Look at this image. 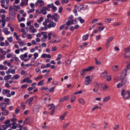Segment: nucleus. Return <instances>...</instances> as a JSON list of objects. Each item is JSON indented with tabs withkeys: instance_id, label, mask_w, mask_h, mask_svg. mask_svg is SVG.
<instances>
[{
	"instance_id": "obj_22",
	"label": "nucleus",
	"mask_w": 130,
	"mask_h": 130,
	"mask_svg": "<svg viewBox=\"0 0 130 130\" xmlns=\"http://www.w3.org/2000/svg\"><path fill=\"white\" fill-rule=\"evenodd\" d=\"M78 101L79 102L83 105H84L85 104V102L84 100L82 99H79Z\"/></svg>"
},
{
	"instance_id": "obj_47",
	"label": "nucleus",
	"mask_w": 130,
	"mask_h": 130,
	"mask_svg": "<svg viewBox=\"0 0 130 130\" xmlns=\"http://www.w3.org/2000/svg\"><path fill=\"white\" fill-rule=\"evenodd\" d=\"M27 87V84H24L22 85L21 86V87L22 89H24Z\"/></svg>"
},
{
	"instance_id": "obj_6",
	"label": "nucleus",
	"mask_w": 130,
	"mask_h": 130,
	"mask_svg": "<svg viewBox=\"0 0 130 130\" xmlns=\"http://www.w3.org/2000/svg\"><path fill=\"white\" fill-rule=\"evenodd\" d=\"M56 23L52 21H50L49 23L47 25V27L48 28H51V27H55Z\"/></svg>"
},
{
	"instance_id": "obj_58",
	"label": "nucleus",
	"mask_w": 130,
	"mask_h": 130,
	"mask_svg": "<svg viewBox=\"0 0 130 130\" xmlns=\"http://www.w3.org/2000/svg\"><path fill=\"white\" fill-rule=\"evenodd\" d=\"M12 55V53L7 54L6 55V56L7 58H9L11 57V55Z\"/></svg>"
},
{
	"instance_id": "obj_27",
	"label": "nucleus",
	"mask_w": 130,
	"mask_h": 130,
	"mask_svg": "<svg viewBox=\"0 0 130 130\" xmlns=\"http://www.w3.org/2000/svg\"><path fill=\"white\" fill-rule=\"evenodd\" d=\"M110 98V97L109 96H108L107 97H106L103 99V102H106L108 101L109 99Z\"/></svg>"
},
{
	"instance_id": "obj_24",
	"label": "nucleus",
	"mask_w": 130,
	"mask_h": 130,
	"mask_svg": "<svg viewBox=\"0 0 130 130\" xmlns=\"http://www.w3.org/2000/svg\"><path fill=\"white\" fill-rule=\"evenodd\" d=\"M11 75H8L4 77V79L5 80H7L10 79L11 77Z\"/></svg>"
},
{
	"instance_id": "obj_39",
	"label": "nucleus",
	"mask_w": 130,
	"mask_h": 130,
	"mask_svg": "<svg viewBox=\"0 0 130 130\" xmlns=\"http://www.w3.org/2000/svg\"><path fill=\"white\" fill-rule=\"evenodd\" d=\"M0 52L3 55H5L6 54V52L5 51H3V50L1 48L0 50Z\"/></svg>"
},
{
	"instance_id": "obj_25",
	"label": "nucleus",
	"mask_w": 130,
	"mask_h": 130,
	"mask_svg": "<svg viewBox=\"0 0 130 130\" xmlns=\"http://www.w3.org/2000/svg\"><path fill=\"white\" fill-rule=\"evenodd\" d=\"M107 89L108 90L110 89V88L108 87V85H105L103 86V89L104 91H106Z\"/></svg>"
},
{
	"instance_id": "obj_53",
	"label": "nucleus",
	"mask_w": 130,
	"mask_h": 130,
	"mask_svg": "<svg viewBox=\"0 0 130 130\" xmlns=\"http://www.w3.org/2000/svg\"><path fill=\"white\" fill-rule=\"evenodd\" d=\"M25 18L23 17H22L21 19H19L18 20L19 22H21L22 21H24L25 20Z\"/></svg>"
},
{
	"instance_id": "obj_26",
	"label": "nucleus",
	"mask_w": 130,
	"mask_h": 130,
	"mask_svg": "<svg viewBox=\"0 0 130 130\" xmlns=\"http://www.w3.org/2000/svg\"><path fill=\"white\" fill-rule=\"evenodd\" d=\"M19 43V45L20 46H23L24 45H26V43L22 41L21 42H18Z\"/></svg>"
},
{
	"instance_id": "obj_12",
	"label": "nucleus",
	"mask_w": 130,
	"mask_h": 130,
	"mask_svg": "<svg viewBox=\"0 0 130 130\" xmlns=\"http://www.w3.org/2000/svg\"><path fill=\"white\" fill-rule=\"evenodd\" d=\"M93 85L95 88H98V89L99 88L102 86V85L101 84H98L96 82H94V83Z\"/></svg>"
},
{
	"instance_id": "obj_4",
	"label": "nucleus",
	"mask_w": 130,
	"mask_h": 130,
	"mask_svg": "<svg viewBox=\"0 0 130 130\" xmlns=\"http://www.w3.org/2000/svg\"><path fill=\"white\" fill-rule=\"evenodd\" d=\"M44 3L42 0H38L35 3L36 6H37L38 5L39 6V7L43 6L44 5Z\"/></svg>"
},
{
	"instance_id": "obj_40",
	"label": "nucleus",
	"mask_w": 130,
	"mask_h": 130,
	"mask_svg": "<svg viewBox=\"0 0 130 130\" xmlns=\"http://www.w3.org/2000/svg\"><path fill=\"white\" fill-rule=\"evenodd\" d=\"M78 20L79 21L82 23H83L84 22V20L83 19H82L80 17L78 18Z\"/></svg>"
},
{
	"instance_id": "obj_49",
	"label": "nucleus",
	"mask_w": 130,
	"mask_h": 130,
	"mask_svg": "<svg viewBox=\"0 0 130 130\" xmlns=\"http://www.w3.org/2000/svg\"><path fill=\"white\" fill-rule=\"evenodd\" d=\"M52 33H50L48 34L47 37L49 40H50L51 39V35H52Z\"/></svg>"
},
{
	"instance_id": "obj_50",
	"label": "nucleus",
	"mask_w": 130,
	"mask_h": 130,
	"mask_svg": "<svg viewBox=\"0 0 130 130\" xmlns=\"http://www.w3.org/2000/svg\"><path fill=\"white\" fill-rule=\"evenodd\" d=\"M21 105L22 107V109H24L25 108V105L24 104L23 102L21 104Z\"/></svg>"
},
{
	"instance_id": "obj_37",
	"label": "nucleus",
	"mask_w": 130,
	"mask_h": 130,
	"mask_svg": "<svg viewBox=\"0 0 130 130\" xmlns=\"http://www.w3.org/2000/svg\"><path fill=\"white\" fill-rule=\"evenodd\" d=\"M9 14L10 16H13L14 15V13L12 10L9 11Z\"/></svg>"
},
{
	"instance_id": "obj_28",
	"label": "nucleus",
	"mask_w": 130,
	"mask_h": 130,
	"mask_svg": "<svg viewBox=\"0 0 130 130\" xmlns=\"http://www.w3.org/2000/svg\"><path fill=\"white\" fill-rule=\"evenodd\" d=\"M89 36V35L88 34H87L84 35L83 37V40L84 41H85L87 40Z\"/></svg>"
},
{
	"instance_id": "obj_51",
	"label": "nucleus",
	"mask_w": 130,
	"mask_h": 130,
	"mask_svg": "<svg viewBox=\"0 0 130 130\" xmlns=\"http://www.w3.org/2000/svg\"><path fill=\"white\" fill-rule=\"evenodd\" d=\"M66 25L65 24H63L59 28V30H62L63 29V28L65 27V26Z\"/></svg>"
},
{
	"instance_id": "obj_7",
	"label": "nucleus",
	"mask_w": 130,
	"mask_h": 130,
	"mask_svg": "<svg viewBox=\"0 0 130 130\" xmlns=\"http://www.w3.org/2000/svg\"><path fill=\"white\" fill-rule=\"evenodd\" d=\"M1 110L2 111V114L3 116H7L9 113V111L8 110H6L5 109L2 110Z\"/></svg>"
},
{
	"instance_id": "obj_20",
	"label": "nucleus",
	"mask_w": 130,
	"mask_h": 130,
	"mask_svg": "<svg viewBox=\"0 0 130 130\" xmlns=\"http://www.w3.org/2000/svg\"><path fill=\"white\" fill-rule=\"evenodd\" d=\"M112 70L115 72H116L119 70V68L118 66V65H116L113 66L112 68Z\"/></svg>"
},
{
	"instance_id": "obj_61",
	"label": "nucleus",
	"mask_w": 130,
	"mask_h": 130,
	"mask_svg": "<svg viewBox=\"0 0 130 130\" xmlns=\"http://www.w3.org/2000/svg\"><path fill=\"white\" fill-rule=\"evenodd\" d=\"M58 49L57 47L55 46L53 47L52 49V51H54L57 50Z\"/></svg>"
},
{
	"instance_id": "obj_19",
	"label": "nucleus",
	"mask_w": 130,
	"mask_h": 130,
	"mask_svg": "<svg viewBox=\"0 0 130 130\" xmlns=\"http://www.w3.org/2000/svg\"><path fill=\"white\" fill-rule=\"evenodd\" d=\"M107 71L106 70L104 72L102 73L101 76L102 77L104 78L105 77L107 74Z\"/></svg>"
},
{
	"instance_id": "obj_18",
	"label": "nucleus",
	"mask_w": 130,
	"mask_h": 130,
	"mask_svg": "<svg viewBox=\"0 0 130 130\" xmlns=\"http://www.w3.org/2000/svg\"><path fill=\"white\" fill-rule=\"evenodd\" d=\"M124 55V57L125 58H128L130 57V52H125Z\"/></svg>"
},
{
	"instance_id": "obj_10",
	"label": "nucleus",
	"mask_w": 130,
	"mask_h": 130,
	"mask_svg": "<svg viewBox=\"0 0 130 130\" xmlns=\"http://www.w3.org/2000/svg\"><path fill=\"white\" fill-rule=\"evenodd\" d=\"M69 99V96H65L64 97L61 98L59 101V102H62L66 100H67Z\"/></svg>"
},
{
	"instance_id": "obj_17",
	"label": "nucleus",
	"mask_w": 130,
	"mask_h": 130,
	"mask_svg": "<svg viewBox=\"0 0 130 130\" xmlns=\"http://www.w3.org/2000/svg\"><path fill=\"white\" fill-rule=\"evenodd\" d=\"M51 107L49 109V110H52V112L53 113L54 111L55 108V106L53 104H52L50 105Z\"/></svg>"
},
{
	"instance_id": "obj_35",
	"label": "nucleus",
	"mask_w": 130,
	"mask_h": 130,
	"mask_svg": "<svg viewBox=\"0 0 130 130\" xmlns=\"http://www.w3.org/2000/svg\"><path fill=\"white\" fill-rule=\"evenodd\" d=\"M95 63L96 64L99 65L101 64V62L100 61H98L96 58H95Z\"/></svg>"
},
{
	"instance_id": "obj_55",
	"label": "nucleus",
	"mask_w": 130,
	"mask_h": 130,
	"mask_svg": "<svg viewBox=\"0 0 130 130\" xmlns=\"http://www.w3.org/2000/svg\"><path fill=\"white\" fill-rule=\"evenodd\" d=\"M34 59H36L37 57L38 56V53H35L34 54Z\"/></svg>"
},
{
	"instance_id": "obj_42",
	"label": "nucleus",
	"mask_w": 130,
	"mask_h": 130,
	"mask_svg": "<svg viewBox=\"0 0 130 130\" xmlns=\"http://www.w3.org/2000/svg\"><path fill=\"white\" fill-rule=\"evenodd\" d=\"M112 20H111L109 18H106L105 19V22L106 23L107 22L108 23H109Z\"/></svg>"
},
{
	"instance_id": "obj_41",
	"label": "nucleus",
	"mask_w": 130,
	"mask_h": 130,
	"mask_svg": "<svg viewBox=\"0 0 130 130\" xmlns=\"http://www.w3.org/2000/svg\"><path fill=\"white\" fill-rule=\"evenodd\" d=\"M62 57V55L60 54H59L58 55V57L56 58V60L58 61L59 60L60 58Z\"/></svg>"
},
{
	"instance_id": "obj_57",
	"label": "nucleus",
	"mask_w": 130,
	"mask_h": 130,
	"mask_svg": "<svg viewBox=\"0 0 130 130\" xmlns=\"http://www.w3.org/2000/svg\"><path fill=\"white\" fill-rule=\"evenodd\" d=\"M111 79V77L109 75V76H107V81H110Z\"/></svg>"
},
{
	"instance_id": "obj_23",
	"label": "nucleus",
	"mask_w": 130,
	"mask_h": 130,
	"mask_svg": "<svg viewBox=\"0 0 130 130\" xmlns=\"http://www.w3.org/2000/svg\"><path fill=\"white\" fill-rule=\"evenodd\" d=\"M46 8L45 7H43L41 10V12L44 14H46L47 12L45 10Z\"/></svg>"
},
{
	"instance_id": "obj_29",
	"label": "nucleus",
	"mask_w": 130,
	"mask_h": 130,
	"mask_svg": "<svg viewBox=\"0 0 130 130\" xmlns=\"http://www.w3.org/2000/svg\"><path fill=\"white\" fill-rule=\"evenodd\" d=\"M29 80V78L28 77H27L24 78L22 80L21 82L22 83H23L26 82H28V80Z\"/></svg>"
},
{
	"instance_id": "obj_32",
	"label": "nucleus",
	"mask_w": 130,
	"mask_h": 130,
	"mask_svg": "<svg viewBox=\"0 0 130 130\" xmlns=\"http://www.w3.org/2000/svg\"><path fill=\"white\" fill-rule=\"evenodd\" d=\"M113 39V37H110L107 40V42L108 43H109V42H110L112 41V40Z\"/></svg>"
},
{
	"instance_id": "obj_59",
	"label": "nucleus",
	"mask_w": 130,
	"mask_h": 130,
	"mask_svg": "<svg viewBox=\"0 0 130 130\" xmlns=\"http://www.w3.org/2000/svg\"><path fill=\"white\" fill-rule=\"evenodd\" d=\"M66 25L68 26H70L71 24V21L70 20L68 21L66 23Z\"/></svg>"
},
{
	"instance_id": "obj_21",
	"label": "nucleus",
	"mask_w": 130,
	"mask_h": 130,
	"mask_svg": "<svg viewBox=\"0 0 130 130\" xmlns=\"http://www.w3.org/2000/svg\"><path fill=\"white\" fill-rule=\"evenodd\" d=\"M28 0H24L22 1L21 3H20V5L21 6L23 7L24 4H28Z\"/></svg>"
},
{
	"instance_id": "obj_43",
	"label": "nucleus",
	"mask_w": 130,
	"mask_h": 130,
	"mask_svg": "<svg viewBox=\"0 0 130 130\" xmlns=\"http://www.w3.org/2000/svg\"><path fill=\"white\" fill-rule=\"evenodd\" d=\"M69 122H68L66 123H65L63 124V128H64V129H66V128L70 124Z\"/></svg>"
},
{
	"instance_id": "obj_44",
	"label": "nucleus",
	"mask_w": 130,
	"mask_h": 130,
	"mask_svg": "<svg viewBox=\"0 0 130 130\" xmlns=\"http://www.w3.org/2000/svg\"><path fill=\"white\" fill-rule=\"evenodd\" d=\"M71 61V60L67 59V60H66L65 62L67 64H69L70 63Z\"/></svg>"
},
{
	"instance_id": "obj_45",
	"label": "nucleus",
	"mask_w": 130,
	"mask_h": 130,
	"mask_svg": "<svg viewBox=\"0 0 130 130\" xmlns=\"http://www.w3.org/2000/svg\"><path fill=\"white\" fill-rule=\"evenodd\" d=\"M20 111V108H16L15 110V114H18Z\"/></svg>"
},
{
	"instance_id": "obj_64",
	"label": "nucleus",
	"mask_w": 130,
	"mask_h": 130,
	"mask_svg": "<svg viewBox=\"0 0 130 130\" xmlns=\"http://www.w3.org/2000/svg\"><path fill=\"white\" fill-rule=\"evenodd\" d=\"M52 9L53 12H55L57 10V8L56 7L53 6L52 8Z\"/></svg>"
},
{
	"instance_id": "obj_56",
	"label": "nucleus",
	"mask_w": 130,
	"mask_h": 130,
	"mask_svg": "<svg viewBox=\"0 0 130 130\" xmlns=\"http://www.w3.org/2000/svg\"><path fill=\"white\" fill-rule=\"evenodd\" d=\"M98 29L100 31H102L104 28V27L103 26L102 27H98Z\"/></svg>"
},
{
	"instance_id": "obj_9",
	"label": "nucleus",
	"mask_w": 130,
	"mask_h": 130,
	"mask_svg": "<svg viewBox=\"0 0 130 130\" xmlns=\"http://www.w3.org/2000/svg\"><path fill=\"white\" fill-rule=\"evenodd\" d=\"M15 72V70L14 69H12L10 68L8 69V71L6 72V74H8L10 73H11L12 74H14Z\"/></svg>"
},
{
	"instance_id": "obj_52",
	"label": "nucleus",
	"mask_w": 130,
	"mask_h": 130,
	"mask_svg": "<svg viewBox=\"0 0 130 130\" xmlns=\"http://www.w3.org/2000/svg\"><path fill=\"white\" fill-rule=\"evenodd\" d=\"M35 9H32L30 10H29L27 11V12L29 14L30 13H31L32 12H34L35 11Z\"/></svg>"
},
{
	"instance_id": "obj_48",
	"label": "nucleus",
	"mask_w": 130,
	"mask_h": 130,
	"mask_svg": "<svg viewBox=\"0 0 130 130\" xmlns=\"http://www.w3.org/2000/svg\"><path fill=\"white\" fill-rule=\"evenodd\" d=\"M123 85L122 83H120L117 84V87L118 88H119L122 86Z\"/></svg>"
},
{
	"instance_id": "obj_3",
	"label": "nucleus",
	"mask_w": 130,
	"mask_h": 130,
	"mask_svg": "<svg viewBox=\"0 0 130 130\" xmlns=\"http://www.w3.org/2000/svg\"><path fill=\"white\" fill-rule=\"evenodd\" d=\"M62 38L60 36L53 38L52 40L53 41V42L54 43H57L60 42Z\"/></svg>"
},
{
	"instance_id": "obj_5",
	"label": "nucleus",
	"mask_w": 130,
	"mask_h": 130,
	"mask_svg": "<svg viewBox=\"0 0 130 130\" xmlns=\"http://www.w3.org/2000/svg\"><path fill=\"white\" fill-rule=\"evenodd\" d=\"M85 82L84 83L85 85H88L91 84V80L90 79V76H86L85 77Z\"/></svg>"
},
{
	"instance_id": "obj_46",
	"label": "nucleus",
	"mask_w": 130,
	"mask_h": 130,
	"mask_svg": "<svg viewBox=\"0 0 130 130\" xmlns=\"http://www.w3.org/2000/svg\"><path fill=\"white\" fill-rule=\"evenodd\" d=\"M83 7V5H80L78 7V10H80Z\"/></svg>"
},
{
	"instance_id": "obj_11",
	"label": "nucleus",
	"mask_w": 130,
	"mask_h": 130,
	"mask_svg": "<svg viewBox=\"0 0 130 130\" xmlns=\"http://www.w3.org/2000/svg\"><path fill=\"white\" fill-rule=\"evenodd\" d=\"M7 106V104L5 103H2L0 104V107L1 108V110L5 109V108Z\"/></svg>"
},
{
	"instance_id": "obj_60",
	"label": "nucleus",
	"mask_w": 130,
	"mask_h": 130,
	"mask_svg": "<svg viewBox=\"0 0 130 130\" xmlns=\"http://www.w3.org/2000/svg\"><path fill=\"white\" fill-rule=\"evenodd\" d=\"M27 38L28 39H31L32 38V37L31 36V35L28 34L27 35Z\"/></svg>"
},
{
	"instance_id": "obj_36",
	"label": "nucleus",
	"mask_w": 130,
	"mask_h": 130,
	"mask_svg": "<svg viewBox=\"0 0 130 130\" xmlns=\"http://www.w3.org/2000/svg\"><path fill=\"white\" fill-rule=\"evenodd\" d=\"M44 81L43 80H42L39 82L38 83V86H42L43 85V82Z\"/></svg>"
},
{
	"instance_id": "obj_62",
	"label": "nucleus",
	"mask_w": 130,
	"mask_h": 130,
	"mask_svg": "<svg viewBox=\"0 0 130 130\" xmlns=\"http://www.w3.org/2000/svg\"><path fill=\"white\" fill-rule=\"evenodd\" d=\"M43 19V18L42 17H40V19L39 20H38L37 21V22L38 23H40L42 21Z\"/></svg>"
},
{
	"instance_id": "obj_15",
	"label": "nucleus",
	"mask_w": 130,
	"mask_h": 130,
	"mask_svg": "<svg viewBox=\"0 0 130 130\" xmlns=\"http://www.w3.org/2000/svg\"><path fill=\"white\" fill-rule=\"evenodd\" d=\"M41 57L42 58H51V56L50 54L47 55V54H44L41 55Z\"/></svg>"
},
{
	"instance_id": "obj_34",
	"label": "nucleus",
	"mask_w": 130,
	"mask_h": 130,
	"mask_svg": "<svg viewBox=\"0 0 130 130\" xmlns=\"http://www.w3.org/2000/svg\"><path fill=\"white\" fill-rule=\"evenodd\" d=\"M125 52H130V46H128L126 48L124 49Z\"/></svg>"
},
{
	"instance_id": "obj_31",
	"label": "nucleus",
	"mask_w": 130,
	"mask_h": 130,
	"mask_svg": "<svg viewBox=\"0 0 130 130\" xmlns=\"http://www.w3.org/2000/svg\"><path fill=\"white\" fill-rule=\"evenodd\" d=\"M36 13L35 14V15L34 16V17L35 18H36L37 16L41 13V12H40L37 9L36 10Z\"/></svg>"
},
{
	"instance_id": "obj_33",
	"label": "nucleus",
	"mask_w": 130,
	"mask_h": 130,
	"mask_svg": "<svg viewBox=\"0 0 130 130\" xmlns=\"http://www.w3.org/2000/svg\"><path fill=\"white\" fill-rule=\"evenodd\" d=\"M34 98L33 97H31L29 99L26 101V102H28V103H31L33 100Z\"/></svg>"
},
{
	"instance_id": "obj_14",
	"label": "nucleus",
	"mask_w": 130,
	"mask_h": 130,
	"mask_svg": "<svg viewBox=\"0 0 130 130\" xmlns=\"http://www.w3.org/2000/svg\"><path fill=\"white\" fill-rule=\"evenodd\" d=\"M10 92V91L9 90L4 89L2 91V93L4 95H5L6 94L9 93Z\"/></svg>"
},
{
	"instance_id": "obj_16",
	"label": "nucleus",
	"mask_w": 130,
	"mask_h": 130,
	"mask_svg": "<svg viewBox=\"0 0 130 130\" xmlns=\"http://www.w3.org/2000/svg\"><path fill=\"white\" fill-rule=\"evenodd\" d=\"M127 70V69H124L122 72L121 76H123L124 77H125L126 75V72L128 71Z\"/></svg>"
},
{
	"instance_id": "obj_8",
	"label": "nucleus",
	"mask_w": 130,
	"mask_h": 130,
	"mask_svg": "<svg viewBox=\"0 0 130 130\" xmlns=\"http://www.w3.org/2000/svg\"><path fill=\"white\" fill-rule=\"evenodd\" d=\"M123 85H127L129 84V82L128 81L127 79L126 78H123L121 81Z\"/></svg>"
},
{
	"instance_id": "obj_54",
	"label": "nucleus",
	"mask_w": 130,
	"mask_h": 130,
	"mask_svg": "<svg viewBox=\"0 0 130 130\" xmlns=\"http://www.w3.org/2000/svg\"><path fill=\"white\" fill-rule=\"evenodd\" d=\"M35 70L36 72L38 74H40L41 73V71L38 68H36Z\"/></svg>"
},
{
	"instance_id": "obj_13",
	"label": "nucleus",
	"mask_w": 130,
	"mask_h": 130,
	"mask_svg": "<svg viewBox=\"0 0 130 130\" xmlns=\"http://www.w3.org/2000/svg\"><path fill=\"white\" fill-rule=\"evenodd\" d=\"M3 31L4 32L5 34L6 35H8L10 33V32L8 31V29L6 28H5L3 29Z\"/></svg>"
},
{
	"instance_id": "obj_1",
	"label": "nucleus",
	"mask_w": 130,
	"mask_h": 130,
	"mask_svg": "<svg viewBox=\"0 0 130 130\" xmlns=\"http://www.w3.org/2000/svg\"><path fill=\"white\" fill-rule=\"evenodd\" d=\"M93 66H90L87 68L84 69L80 71V74L83 77H84V75L86 74L87 71H90L92 70L93 69Z\"/></svg>"
},
{
	"instance_id": "obj_38",
	"label": "nucleus",
	"mask_w": 130,
	"mask_h": 130,
	"mask_svg": "<svg viewBox=\"0 0 130 130\" xmlns=\"http://www.w3.org/2000/svg\"><path fill=\"white\" fill-rule=\"evenodd\" d=\"M2 126L3 128L2 130H6L8 128L7 125H2Z\"/></svg>"
},
{
	"instance_id": "obj_30",
	"label": "nucleus",
	"mask_w": 130,
	"mask_h": 130,
	"mask_svg": "<svg viewBox=\"0 0 130 130\" xmlns=\"http://www.w3.org/2000/svg\"><path fill=\"white\" fill-rule=\"evenodd\" d=\"M75 96L72 95L71 99V103L74 102L75 100Z\"/></svg>"
},
{
	"instance_id": "obj_63",
	"label": "nucleus",
	"mask_w": 130,
	"mask_h": 130,
	"mask_svg": "<svg viewBox=\"0 0 130 130\" xmlns=\"http://www.w3.org/2000/svg\"><path fill=\"white\" fill-rule=\"evenodd\" d=\"M14 77L15 79H17L19 78V76L17 74L14 76Z\"/></svg>"
},
{
	"instance_id": "obj_2",
	"label": "nucleus",
	"mask_w": 130,
	"mask_h": 130,
	"mask_svg": "<svg viewBox=\"0 0 130 130\" xmlns=\"http://www.w3.org/2000/svg\"><path fill=\"white\" fill-rule=\"evenodd\" d=\"M125 90L124 89H122L121 91V95L123 96V98L124 99H128L130 97V95L126 92L124 93Z\"/></svg>"
}]
</instances>
